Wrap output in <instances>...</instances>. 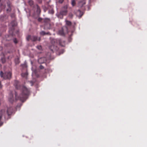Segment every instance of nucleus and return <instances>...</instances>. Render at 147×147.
Wrapping results in <instances>:
<instances>
[{
    "mask_svg": "<svg viewBox=\"0 0 147 147\" xmlns=\"http://www.w3.org/2000/svg\"><path fill=\"white\" fill-rule=\"evenodd\" d=\"M14 85L16 89H22V93L19 96H17V92H15V100H19L22 101L26 100L30 94L29 90L25 86H21L19 82L17 80L14 81Z\"/></svg>",
    "mask_w": 147,
    "mask_h": 147,
    "instance_id": "obj_1",
    "label": "nucleus"
},
{
    "mask_svg": "<svg viewBox=\"0 0 147 147\" xmlns=\"http://www.w3.org/2000/svg\"><path fill=\"white\" fill-rule=\"evenodd\" d=\"M51 45L49 46V49L53 52L57 51L58 49L57 47V40L55 39H53L51 41Z\"/></svg>",
    "mask_w": 147,
    "mask_h": 147,
    "instance_id": "obj_2",
    "label": "nucleus"
},
{
    "mask_svg": "<svg viewBox=\"0 0 147 147\" xmlns=\"http://www.w3.org/2000/svg\"><path fill=\"white\" fill-rule=\"evenodd\" d=\"M13 112V108L11 107L8 108L6 112L4 109H2L0 111V120L3 115L7 114L8 115H11Z\"/></svg>",
    "mask_w": 147,
    "mask_h": 147,
    "instance_id": "obj_3",
    "label": "nucleus"
},
{
    "mask_svg": "<svg viewBox=\"0 0 147 147\" xmlns=\"http://www.w3.org/2000/svg\"><path fill=\"white\" fill-rule=\"evenodd\" d=\"M0 76L5 79H10L11 77V73L10 71L5 72L4 74L2 71L0 72Z\"/></svg>",
    "mask_w": 147,
    "mask_h": 147,
    "instance_id": "obj_4",
    "label": "nucleus"
},
{
    "mask_svg": "<svg viewBox=\"0 0 147 147\" xmlns=\"http://www.w3.org/2000/svg\"><path fill=\"white\" fill-rule=\"evenodd\" d=\"M27 39L28 41L30 40L33 41H35L37 40L40 41V37H39L38 38L37 36H34L29 35L27 36Z\"/></svg>",
    "mask_w": 147,
    "mask_h": 147,
    "instance_id": "obj_5",
    "label": "nucleus"
},
{
    "mask_svg": "<svg viewBox=\"0 0 147 147\" xmlns=\"http://www.w3.org/2000/svg\"><path fill=\"white\" fill-rule=\"evenodd\" d=\"M67 8L68 6L67 5L64 6L62 8V10L60 11V14L62 16L66 15L67 12Z\"/></svg>",
    "mask_w": 147,
    "mask_h": 147,
    "instance_id": "obj_6",
    "label": "nucleus"
},
{
    "mask_svg": "<svg viewBox=\"0 0 147 147\" xmlns=\"http://www.w3.org/2000/svg\"><path fill=\"white\" fill-rule=\"evenodd\" d=\"M9 101L11 103H13L14 100V98L12 92H11L9 95L8 98Z\"/></svg>",
    "mask_w": 147,
    "mask_h": 147,
    "instance_id": "obj_7",
    "label": "nucleus"
},
{
    "mask_svg": "<svg viewBox=\"0 0 147 147\" xmlns=\"http://www.w3.org/2000/svg\"><path fill=\"white\" fill-rule=\"evenodd\" d=\"M58 33L61 35L63 36L64 35V32L63 28H62L61 30L59 31Z\"/></svg>",
    "mask_w": 147,
    "mask_h": 147,
    "instance_id": "obj_8",
    "label": "nucleus"
},
{
    "mask_svg": "<svg viewBox=\"0 0 147 147\" xmlns=\"http://www.w3.org/2000/svg\"><path fill=\"white\" fill-rule=\"evenodd\" d=\"M40 34L41 35H44L46 34L51 35V34L49 32H45L44 31H42L40 32Z\"/></svg>",
    "mask_w": 147,
    "mask_h": 147,
    "instance_id": "obj_9",
    "label": "nucleus"
},
{
    "mask_svg": "<svg viewBox=\"0 0 147 147\" xmlns=\"http://www.w3.org/2000/svg\"><path fill=\"white\" fill-rule=\"evenodd\" d=\"M58 42L59 45L62 47H63L64 45L65 42L64 41H62L61 39H59Z\"/></svg>",
    "mask_w": 147,
    "mask_h": 147,
    "instance_id": "obj_10",
    "label": "nucleus"
},
{
    "mask_svg": "<svg viewBox=\"0 0 147 147\" xmlns=\"http://www.w3.org/2000/svg\"><path fill=\"white\" fill-rule=\"evenodd\" d=\"M44 58H40L38 60V62L40 64L43 63L44 62V60H43Z\"/></svg>",
    "mask_w": 147,
    "mask_h": 147,
    "instance_id": "obj_11",
    "label": "nucleus"
},
{
    "mask_svg": "<svg viewBox=\"0 0 147 147\" xmlns=\"http://www.w3.org/2000/svg\"><path fill=\"white\" fill-rule=\"evenodd\" d=\"M66 24L68 26H70L71 25V23L70 21H68V20H66Z\"/></svg>",
    "mask_w": 147,
    "mask_h": 147,
    "instance_id": "obj_12",
    "label": "nucleus"
},
{
    "mask_svg": "<svg viewBox=\"0 0 147 147\" xmlns=\"http://www.w3.org/2000/svg\"><path fill=\"white\" fill-rule=\"evenodd\" d=\"M11 25L13 27L15 26L16 25V23L15 21H12L11 23Z\"/></svg>",
    "mask_w": 147,
    "mask_h": 147,
    "instance_id": "obj_13",
    "label": "nucleus"
},
{
    "mask_svg": "<svg viewBox=\"0 0 147 147\" xmlns=\"http://www.w3.org/2000/svg\"><path fill=\"white\" fill-rule=\"evenodd\" d=\"M71 4L73 7L76 4V2L75 0H72Z\"/></svg>",
    "mask_w": 147,
    "mask_h": 147,
    "instance_id": "obj_14",
    "label": "nucleus"
},
{
    "mask_svg": "<svg viewBox=\"0 0 147 147\" xmlns=\"http://www.w3.org/2000/svg\"><path fill=\"white\" fill-rule=\"evenodd\" d=\"M28 3L31 6H32L33 5L34 2L32 0H30L29 1Z\"/></svg>",
    "mask_w": 147,
    "mask_h": 147,
    "instance_id": "obj_15",
    "label": "nucleus"
},
{
    "mask_svg": "<svg viewBox=\"0 0 147 147\" xmlns=\"http://www.w3.org/2000/svg\"><path fill=\"white\" fill-rule=\"evenodd\" d=\"M50 21V19L48 18H46L44 20L45 22L46 23H49Z\"/></svg>",
    "mask_w": 147,
    "mask_h": 147,
    "instance_id": "obj_16",
    "label": "nucleus"
},
{
    "mask_svg": "<svg viewBox=\"0 0 147 147\" xmlns=\"http://www.w3.org/2000/svg\"><path fill=\"white\" fill-rule=\"evenodd\" d=\"M49 13L53 14L54 13V11L53 9H51L49 10Z\"/></svg>",
    "mask_w": 147,
    "mask_h": 147,
    "instance_id": "obj_17",
    "label": "nucleus"
},
{
    "mask_svg": "<svg viewBox=\"0 0 147 147\" xmlns=\"http://www.w3.org/2000/svg\"><path fill=\"white\" fill-rule=\"evenodd\" d=\"M22 76L26 77L27 76V74L26 73H23L21 74Z\"/></svg>",
    "mask_w": 147,
    "mask_h": 147,
    "instance_id": "obj_18",
    "label": "nucleus"
},
{
    "mask_svg": "<svg viewBox=\"0 0 147 147\" xmlns=\"http://www.w3.org/2000/svg\"><path fill=\"white\" fill-rule=\"evenodd\" d=\"M1 61L3 63H4L5 62V60L4 57H3L1 59Z\"/></svg>",
    "mask_w": 147,
    "mask_h": 147,
    "instance_id": "obj_19",
    "label": "nucleus"
},
{
    "mask_svg": "<svg viewBox=\"0 0 147 147\" xmlns=\"http://www.w3.org/2000/svg\"><path fill=\"white\" fill-rule=\"evenodd\" d=\"M8 6L9 8L7 9V11H10L11 10V9L10 8V5H9L8 4Z\"/></svg>",
    "mask_w": 147,
    "mask_h": 147,
    "instance_id": "obj_20",
    "label": "nucleus"
},
{
    "mask_svg": "<svg viewBox=\"0 0 147 147\" xmlns=\"http://www.w3.org/2000/svg\"><path fill=\"white\" fill-rule=\"evenodd\" d=\"M37 11L38 12H40V7L38 5L37 6Z\"/></svg>",
    "mask_w": 147,
    "mask_h": 147,
    "instance_id": "obj_21",
    "label": "nucleus"
},
{
    "mask_svg": "<svg viewBox=\"0 0 147 147\" xmlns=\"http://www.w3.org/2000/svg\"><path fill=\"white\" fill-rule=\"evenodd\" d=\"M37 48L39 50H41L42 49V47L41 46H37Z\"/></svg>",
    "mask_w": 147,
    "mask_h": 147,
    "instance_id": "obj_22",
    "label": "nucleus"
},
{
    "mask_svg": "<svg viewBox=\"0 0 147 147\" xmlns=\"http://www.w3.org/2000/svg\"><path fill=\"white\" fill-rule=\"evenodd\" d=\"M13 42L15 43H17L18 42V41L16 38H15L13 40Z\"/></svg>",
    "mask_w": 147,
    "mask_h": 147,
    "instance_id": "obj_23",
    "label": "nucleus"
},
{
    "mask_svg": "<svg viewBox=\"0 0 147 147\" xmlns=\"http://www.w3.org/2000/svg\"><path fill=\"white\" fill-rule=\"evenodd\" d=\"M39 68L40 69H44V67L42 65H40V66Z\"/></svg>",
    "mask_w": 147,
    "mask_h": 147,
    "instance_id": "obj_24",
    "label": "nucleus"
},
{
    "mask_svg": "<svg viewBox=\"0 0 147 147\" xmlns=\"http://www.w3.org/2000/svg\"><path fill=\"white\" fill-rule=\"evenodd\" d=\"M38 20L39 22H41L42 20V19L41 18H39L38 19Z\"/></svg>",
    "mask_w": 147,
    "mask_h": 147,
    "instance_id": "obj_25",
    "label": "nucleus"
},
{
    "mask_svg": "<svg viewBox=\"0 0 147 147\" xmlns=\"http://www.w3.org/2000/svg\"><path fill=\"white\" fill-rule=\"evenodd\" d=\"M63 0H59V2L61 3H62L63 2Z\"/></svg>",
    "mask_w": 147,
    "mask_h": 147,
    "instance_id": "obj_26",
    "label": "nucleus"
},
{
    "mask_svg": "<svg viewBox=\"0 0 147 147\" xmlns=\"http://www.w3.org/2000/svg\"><path fill=\"white\" fill-rule=\"evenodd\" d=\"M78 13H81L80 10H78Z\"/></svg>",
    "mask_w": 147,
    "mask_h": 147,
    "instance_id": "obj_27",
    "label": "nucleus"
},
{
    "mask_svg": "<svg viewBox=\"0 0 147 147\" xmlns=\"http://www.w3.org/2000/svg\"><path fill=\"white\" fill-rule=\"evenodd\" d=\"M1 65L0 64V67H1Z\"/></svg>",
    "mask_w": 147,
    "mask_h": 147,
    "instance_id": "obj_28",
    "label": "nucleus"
}]
</instances>
